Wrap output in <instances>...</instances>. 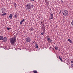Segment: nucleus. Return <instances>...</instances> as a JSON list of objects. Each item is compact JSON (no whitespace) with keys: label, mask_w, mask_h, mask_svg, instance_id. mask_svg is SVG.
Wrapping results in <instances>:
<instances>
[{"label":"nucleus","mask_w":73,"mask_h":73,"mask_svg":"<svg viewBox=\"0 0 73 73\" xmlns=\"http://www.w3.org/2000/svg\"><path fill=\"white\" fill-rule=\"evenodd\" d=\"M10 41L11 45H13L14 43L16 42V37L15 36L12 37L10 39Z\"/></svg>","instance_id":"nucleus-1"},{"label":"nucleus","mask_w":73,"mask_h":73,"mask_svg":"<svg viewBox=\"0 0 73 73\" xmlns=\"http://www.w3.org/2000/svg\"><path fill=\"white\" fill-rule=\"evenodd\" d=\"M62 13L64 16H67L68 15V11L66 10H64L62 11Z\"/></svg>","instance_id":"nucleus-2"},{"label":"nucleus","mask_w":73,"mask_h":73,"mask_svg":"<svg viewBox=\"0 0 73 73\" xmlns=\"http://www.w3.org/2000/svg\"><path fill=\"white\" fill-rule=\"evenodd\" d=\"M26 7H27V9L28 10L31 9V4L29 3L27 4V5H26Z\"/></svg>","instance_id":"nucleus-3"},{"label":"nucleus","mask_w":73,"mask_h":73,"mask_svg":"<svg viewBox=\"0 0 73 73\" xmlns=\"http://www.w3.org/2000/svg\"><path fill=\"white\" fill-rule=\"evenodd\" d=\"M49 36H47V41H50V42H52L53 41V40L50 39V38H49Z\"/></svg>","instance_id":"nucleus-4"},{"label":"nucleus","mask_w":73,"mask_h":73,"mask_svg":"<svg viewBox=\"0 0 73 73\" xmlns=\"http://www.w3.org/2000/svg\"><path fill=\"white\" fill-rule=\"evenodd\" d=\"M25 40L27 42H30V41H31V38L29 37H28L26 38Z\"/></svg>","instance_id":"nucleus-5"},{"label":"nucleus","mask_w":73,"mask_h":73,"mask_svg":"<svg viewBox=\"0 0 73 73\" xmlns=\"http://www.w3.org/2000/svg\"><path fill=\"white\" fill-rule=\"evenodd\" d=\"M7 41V37H4L3 38V39L2 40V42H6Z\"/></svg>","instance_id":"nucleus-6"},{"label":"nucleus","mask_w":73,"mask_h":73,"mask_svg":"<svg viewBox=\"0 0 73 73\" xmlns=\"http://www.w3.org/2000/svg\"><path fill=\"white\" fill-rule=\"evenodd\" d=\"M50 20H52L53 19V14H50Z\"/></svg>","instance_id":"nucleus-7"},{"label":"nucleus","mask_w":73,"mask_h":73,"mask_svg":"<svg viewBox=\"0 0 73 73\" xmlns=\"http://www.w3.org/2000/svg\"><path fill=\"white\" fill-rule=\"evenodd\" d=\"M2 13H5V12L6 9L4 8H3L1 9Z\"/></svg>","instance_id":"nucleus-8"},{"label":"nucleus","mask_w":73,"mask_h":73,"mask_svg":"<svg viewBox=\"0 0 73 73\" xmlns=\"http://www.w3.org/2000/svg\"><path fill=\"white\" fill-rule=\"evenodd\" d=\"M9 17L10 19H12V14H10V15L9 16Z\"/></svg>","instance_id":"nucleus-9"},{"label":"nucleus","mask_w":73,"mask_h":73,"mask_svg":"<svg viewBox=\"0 0 73 73\" xmlns=\"http://www.w3.org/2000/svg\"><path fill=\"white\" fill-rule=\"evenodd\" d=\"M24 21H25V19H23L21 21L20 23V24H22V23H23V22H24Z\"/></svg>","instance_id":"nucleus-10"},{"label":"nucleus","mask_w":73,"mask_h":73,"mask_svg":"<svg viewBox=\"0 0 73 73\" xmlns=\"http://www.w3.org/2000/svg\"><path fill=\"white\" fill-rule=\"evenodd\" d=\"M4 36H0V40H2Z\"/></svg>","instance_id":"nucleus-11"},{"label":"nucleus","mask_w":73,"mask_h":73,"mask_svg":"<svg viewBox=\"0 0 73 73\" xmlns=\"http://www.w3.org/2000/svg\"><path fill=\"white\" fill-rule=\"evenodd\" d=\"M7 15V13H3L1 14V16H6V15Z\"/></svg>","instance_id":"nucleus-12"},{"label":"nucleus","mask_w":73,"mask_h":73,"mask_svg":"<svg viewBox=\"0 0 73 73\" xmlns=\"http://www.w3.org/2000/svg\"><path fill=\"white\" fill-rule=\"evenodd\" d=\"M59 59L60 60V61H61L62 62V59L60 56H59Z\"/></svg>","instance_id":"nucleus-13"},{"label":"nucleus","mask_w":73,"mask_h":73,"mask_svg":"<svg viewBox=\"0 0 73 73\" xmlns=\"http://www.w3.org/2000/svg\"><path fill=\"white\" fill-rule=\"evenodd\" d=\"M17 14H15L14 15V17L16 19V18H17Z\"/></svg>","instance_id":"nucleus-14"},{"label":"nucleus","mask_w":73,"mask_h":73,"mask_svg":"<svg viewBox=\"0 0 73 73\" xmlns=\"http://www.w3.org/2000/svg\"><path fill=\"white\" fill-rule=\"evenodd\" d=\"M68 41H69L70 42V43H72V41L70 39H68Z\"/></svg>","instance_id":"nucleus-15"},{"label":"nucleus","mask_w":73,"mask_h":73,"mask_svg":"<svg viewBox=\"0 0 73 73\" xmlns=\"http://www.w3.org/2000/svg\"><path fill=\"white\" fill-rule=\"evenodd\" d=\"M33 72L34 73H37V70H33Z\"/></svg>","instance_id":"nucleus-16"},{"label":"nucleus","mask_w":73,"mask_h":73,"mask_svg":"<svg viewBox=\"0 0 73 73\" xmlns=\"http://www.w3.org/2000/svg\"><path fill=\"white\" fill-rule=\"evenodd\" d=\"M35 46L36 48H37V49H38V45H37V44H36Z\"/></svg>","instance_id":"nucleus-17"},{"label":"nucleus","mask_w":73,"mask_h":73,"mask_svg":"<svg viewBox=\"0 0 73 73\" xmlns=\"http://www.w3.org/2000/svg\"><path fill=\"white\" fill-rule=\"evenodd\" d=\"M33 30H34V29H33V28H31L30 29L31 31H33Z\"/></svg>","instance_id":"nucleus-18"},{"label":"nucleus","mask_w":73,"mask_h":73,"mask_svg":"<svg viewBox=\"0 0 73 73\" xmlns=\"http://www.w3.org/2000/svg\"><path fill=\"white\" fill-rule=\"evenodd\" d=\"M40 24H41L43 25H44V23L43 22H41L40 23Z\"/></svg>","instance_id":"nucleus-19"},{"label":"nucleus","mask_w":73,"mask_h":73,"mask_svg":"<svg viewBox=\"0 0 73 73\" xmlns=\"http://www.w3.org/2000/svg\"><path fill=\"white\" fill-rule=\"evenodd\" d=\"M55 49L56 50H57V49H58V47H57L55 46Z\"/></svg>","instance_id":"nucleus-20"},{"label":"nucleus","mask_w":73,"mask_h":73,"mask_svg":"<svg viewBox=\"0 0 73 73\" xmlns=\"http://www.w3.org/2000/svg\"><path fill=\"white\" fill-rule=\"evenodd\" d=\"M7 30H10V29H11V28L7 27Z\"/></svg>","instance_id":"nucleus-21"},{"label":"nucleus","mask_w":73,"mask_h":73,"mask_svg":"<svg viewBox=\"0 0 73 73\" xmlns=\"http://www.w3.org/2000/svg\"><path fill=\"white\" fill-rule=\"evenodd\" d=\"M14 5H15V7H16V3H14Z\"/></svg>","instance_id":"nucleus-22"},{"label":"nucleus","mask_w":73,"mask_h":73,"mask_svg":"<svg viewBox=\"0 0 73 73\" xmlns=\"http://www.w3.org/2000/svg\"><path fill=\"white\" fill-rule=\"evenodd\" d=\"M44 32L42 33H41V35H42V36L44 35Z\"/></svg>","instance_id":"nucleus-23"},{"label":"nucleus","mask_w":73,"mask_h":73,"mask_svg":"<svg viewBox=\"0 0 73 73\" xmlns=\"http://www.w3.org/2000/svg\"><path fill=\"white\" fill-rule=\"evenodd\" d=\"M71 24L72 25H73V20L71 22Z\"/></svg>","instance_id":"nucleus-24"},{"label":"nucleus","mask_w":73,"mask_h":73,"mask_svg":"<svg viewBox=\"0 0 73 73\" xmlns=\"http://www.w3.org/2000/svg\"><path fill=\"white\" fill-rule=\"evenodd\" d=\"M71 68H73V64H71Z\"/></svg>","instance_id":"nucleus-25"},{"label":"nucleus","mask_w":73,"mask_h":73,"mask_svg":"<svg viewBox=\"0 0 73 73\" xmlns=\"http://www.w3.org/2000/svg\"><path fill=\"white\" fill-rule=\"evenodd\" d=\"M31 1H35V0H30Z\"/></svg>","instance_id":"nucleus-26"},{"label":"nucleus","mask_w":73,"mask_h":73,"mask_svg":"<svg viewBox=\"0 0 73 73\" xmlns=\"http://www.w3.org/2000/svg\"><path fill=\"white\" fill-rule=\"evenodd\" d=\"M71 63H73V60L71 61Z\"/></svg>","instance_id":"nucleus-27"},{"label":"nucleus","mask_w":73,"mask_h":73,"mask_svg":"<svg viewBox=\"0 0 73 73\" xmlns=\"http://www.w3.org/2000/svg\"><path fill=\"white\" fill-rule=\"evenodd\" d=\"M61 13V11H60L59 12V13Z\"/></svg>","instance_id":"nucleus-28"},{"label":"nucleus","mask_w":73,"mask_h":73,"mask_svg":"<svg viewBox=\"0 0 73 73\" xmlns=\"http://www.w3.org/2000/svg\"><path fill=\"white\" fill-rule=\"evenodd\" d=\"M50 48H52V47H50Z\"/></svg>","instance_id":"nucleus-29"}]
</instances>
